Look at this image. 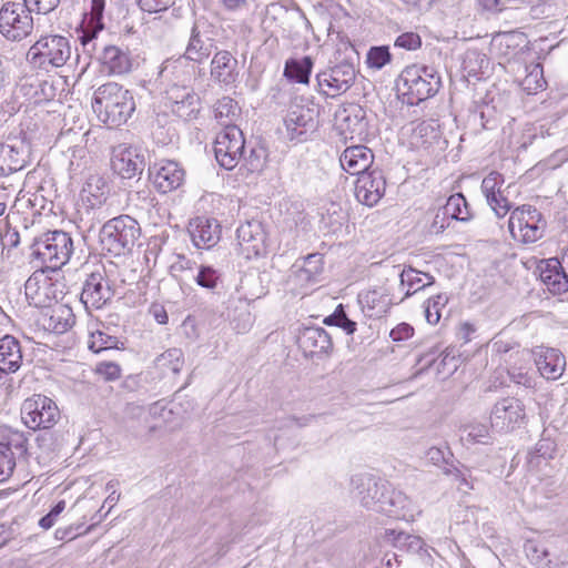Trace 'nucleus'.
<instances>
[{"mask_svg": "<svg viewBox=\"0 0 568 568\" xmlns=\"http://www.w3.org/2000/svg\"><path fill=\"white\" fill-rule=\"evenodd\" d=\"M70 58V41L61 34L41 36L27 52V61L32 68L45 72L63 67Z\"/></svg>", "mask_w": 568, "mask_h": 568, "instance_id": "nucleus-3", "label": "nucleus"}, {"mask_svg": "<svg viewBox=\"0 0 568 568\" xmlns=\"http://www.w3.org/2000/svg\"><path fill=\"white\" fill-rule=\"evenodd\" d=\"M337 129L345 141H367L373 135L366 110L356 103H351L341 110L336 116Z\"/></svg>", "mask_w": 568, "mask_h": 568, "instance_id": "nucleus-11", "label": "nucleus"}, {"mask_svg": "<svg viewBox=\"0 0 568 568\" xmlns=\"http://www.w3.org/2000/svg\"><path fill=\"white\" fill-rule=\"evenodd\" d=\"M183 363V353L180 348H170L155 359V364L161 371L171 372L174 375L181 372Z\"/></svg>", "mask_w": 568, "mask_h": 568, "instance_id": "nucleus-40", "label": "nucleus"}, {"mask_svg": "<svg viewBox=\"0 0 568 568\" xmlns=\"http://www.w3.org/2000/svg\"><path fill=\"white\" fill-rule=\"evenodd\" d=\"M30 159V145L20 139H9L0 145V176L22 170Z\"/></svg>", "mask_w": 568, "mask_h": 568, "instance_id": "nucleus-18", "label": "nucleus"}, {"mask_svg": "<svg viewBox=\"0 0 568 568\" xmlns=\"http://www.w3.org/2000/svg\"><path fill=\"white\" fill-rule=\"evenodd\" d=\"M297 342L306 357L327 355L333 349L332 337L323 327H304L298 335Z\"/></svg>", "mask_w": 568, "mask_h": 568, "instance_id": "nucleus-26", "label": "nucleus"}, {"mask_svg": "<svg viewBox=\"0 0 568 568\" xmlns=\"http://www.w3.org/2000/svg\"><path fill=\"white\" fill-rule=\"evenodd\" d=\"M31 10L22 1H6L0 8V33L9 41H21L33 30Z\"/></svg>", "mask_w": 568, "mask_h": 568, "instance_id": "nucleus-7", "label": "nucleus"}, {"mask_svg": "<svg viewBox=\"0 0 568 568\" xmlns=\"http://www.w3.org/2000/svg\"><path fill=\"white\" fill-rule=\"evenodd\" d=\"M237 242L241 253L246 258L260 256L265 247V231L258 221H247L236 230Z\"/></svg>", "mask_w": 568, "mask_h": 568, "instance_id": "nucleus-22", "label": "nucleus"}, {"mask_svg": "<svg viewBox=\"0 0 568 568\" xmlns=\"http://www.w3.org/2000/svg\"><path fill=\"white\" fill-rule=\"evenodd\" d=\"M265 158V151L262 148H252L246 154L245 149L243 150V161L246 169L251 172L260 171L263 168Z\"/></svg>", "mask_w": 568, "mask_h": 568, "instance_id": "nucleus-56", "label": "nucleus"}, {"mask_svg": "<svg viewBox=\"0 0 568 568\" xmlns=\"http://www.w3.org/2000/svg\"><path fill=\"white\" fill-rule=\"evenodd\" d=\"M318 106L304 98H295L284 118L286 136L291 141L302 142L317 128Z\"/></svg>", "mask_w": 568, "mask_h": 568, "instance_id": "nucleus-6", "label": "nucleus"}, {"mask_svg": "<svg viewBox=\"0 0 568 568\" xmlns=\"http://www.w3.org/2000/svg\"><path fill=\"white\" fill-rule=\"evenodd\" d=\"M189 233L197 248H211L221 239V225L215 219L197 216L189 224Z\"/></svg>", "mask_w": 568, "mask_h": 568, "instance_id": "nucleus-23", "label": "nucleus"}, {"mask_svg": "<svg viewBox=\"0 0 568 568\" xmlns=\"http://www.w3.org/2000/svg\"><path fill=\"white\" fill-rule=\"evenodd\" d=\"M119 344L123 345V343H121L118 337L109 335L99 329L90 334V339L88 342L89 349L94 353L113 348L119 349Z\"/></svg>", "mask_w": 568, "mask_h": 568, "instance_id": "nucleus-43", "label": "nucleus"}, {"mask_svg": "<svg viewBox=\"0 0 568 568\" xmlns=\"http://www.w3.org/2000/svg\"><path fill=\"white\" fill-rule=\"evenodd\" d=\"M111 166L122 179H133L145 168L144 155L136 148L119 144L112 151Z\"/></svg>", "mask_w": 568, "mask_h": 568, "instance_id": "nucleus-17", "label": "nucleus"}, {"mask_svg": "<svg viewBox=\"0 0 568 568\" xmlns=\"http://www.w3.org/2000/svg\"><path fill=\"white\" fill-rule=\"evenodd\" d=\"M323 323L328 326L341 327L348 335L356 331V323L347 317L342 304L336 307L333 314L326 316Z\"/></svg>", "mask_w": 568, "mask_h": 568, "instance_id": "nucleus-48", "label": "nucleus"}, {"mask_svg": "<svg viewBox=\"0 0 568 568\" xmlns=\"http://www.w3.org/2000/svg\"><path fill=\"white\" fill-rule=\"evenodd\" d=\"M447 456H452L448 447H430L426 452V459L436 466L447 463Z\"/></svg>", "mask_w": 568, "mask_h": 568, "instance_id": "nucleus-63", "label": "nucleus"}, {"mask_svg": "<svg viewBox=\"0 0 568 568\" xmlns=\"http://www.w3.org/2000/svg\"><path fill=\"white\" fill-rule=\"evenodd\" d=\"M173 114L185 122L197 119L201 111V101L199 95H191L190 100L181 103L170 104Z\"/></svg>", "mask_w": 568, "mask_h": 568, "instance_id": "nucleus-41", "label": "nucleus"}, {"mask_svg": "<svg viewBox=\"0 0 568 568\" xmlns=\"http://www.w3.org/2000/svg\"><path fill=\"white\" fill-rule=\"evenodd\" d=\"M355 78V68L348 62L336 64L316 75L320 92L328 98H336L348 91Z\"/></svg>", "mask_w": 568, "mask_h": 568, "instance_id": "nucleus-14", "label": "nucleus"}, {"mask_svg": "<svg viewBox=\"0 0 568 568\" xmlns=\"http://www.w3.org/2000/svg\"><path fill=\"white\" fill-rule=\"evenodd\" d=\"M105 0H90V9L84 14V21L95 26L97 29H103V12Z\"/></svg>", "mask_w": 568, "mask_h": 568, "instance_id": "nucleus-55", "label": "nucleus"}, {"mask_svg": "<svg viewBox=\"0 0 568 568\" xmlns=\"http://www.w3.org/2000/svg\"><path fill=\"white\" fill-rule=\"evenodd\" d=\"M83 22L84 27L79 34V41L82 44L84 52L92 54L101 49V45H103L98 40V34L103 29H97L95 26L89 23L88 21Z\"/></svg>", "mask_w": 568, "mask_h": 568, "instance_id": "nucleus-46", "label": "nucleus"}, {"mask_svg": "<svg viewBox=\"0 0 568 568\" xmlns=\"http://www.w3.org/2000/svg\"><path fill=\"white\" fill-rule=\"evenodd\" d=\"M141 234L139 223L129 215H120L105 222L99 239L103 251L113 256L129 253Z\"/></svg>", "mask_w": 568, "mask_h": 568, "instance_id": "nucleus-4", "label": "nucleus"}, {"mask_svg": "<svg viewBox=\"0 0 568 568\" xmlns=\"http://www.w3.org/2000/svg\"><path fill=\"white\" fill-rule=\"evenodd\" d=\"M462 439L471 444H488L490 439L489 428L485 424H470L464 428Z\"/></svg>", "mask_w": 568, "mask_h": 568, "instance_id": "nucleus-52", "label": "nucleus"}, {"mask_svg": "<svg viewBox=\"0 0 568 568\" xmlns=\"http://www.w3.org/2000/svg\"><path fill=\"white\" fill-rule=\"evenodd\" d=\"M59 418L60 410L57 404L44 395H33L22 404L21 419L30 429H49L57 424Z\"/></svg>", "mask_w": 568, "mask_h": 568, "instance_id": "nucleus-9", "label": "nucleus"}, {"mask_svg": "<svg viewBox=\"0 0 568 568\" xmlns=\"http://www.w3.org/2000/svg\"><path fill=\"white\" fill-rule=\"evenodd\" d=\"M535 364L542 377L556 381L565 372L566 358L557 348L537 346L534 351Z\"/></svg>", "mask_w": 568, "mask_h": 568, "instance_id": "nucleus-25", "label": "nucleus"}, {"mask_svg": "<svg viewBox=\"0 0 568 568\" xmlns=\"http://www.w3.org/2000/svg\"><path fill=\"white\" fill-rule=\"evenodd\" d=\"M400 286H407L404 298L412 296L420 290L430 286L435 283L433 275L422 273L413 267H405L399 273Z\"/></svg>", "mask_w": 568, "mask_h": 568, "instance_id": "nucleus-34", "label": "nucleus"}, {"mask_svg": "<svg viewBox=\"0 0 568 568\" xmlns=\"http://www.w3.org/2000/svg\"><path fill=\"white\" fill-rule=\"evenodd\" d=\"M442 209L444 210V214H446L449 220L468 222L474 217V214L462 193H455L450 195Z\"/></svg>", "mask_w": 568, "mask_h": 568, "instance_id": "nucleus-35", "label": "nucleus"}, {"mask_svg": "<svg viewBox=\"0 0 568 568\" xmlns=\"http://www.w3.org/2000/svg\"><path fill=\"white\" fill-rule=\"evenodd\" d=\"M448 302L445 294H437L427 300L424 305L425 318L429 324H437L440 320V308Z\"/></svg>", "mask_w": 568, "mask_h": 568, "instance_id": "nucleus-50", "label": "nucleus"}, {"mask_svg": "<svg viewBox=\"0 0 568 568\" xmlns=\"http://www.w3.org/2000/svg\"><path fill=\"white\" fill-rule=\"evenodd\" d=\"M195 63L184 54L165 60L160 68L159 78L166 87L191 84L195 79Z\"/></svg>", "mask_w": 568, "mask_h": 568, "instance_id": "nucleus-19", "label": "nucleus"}, {"mask_svg": "<svg viewBox=\"0 0 568 568\" xmlns=\"http://www.w3.org/2000/svg\"><path fill=\"white\" fill-rule=\"evenodd\" d=\"M245 140L236 125H226L214 141V154L217 163L225 170H233L243 158Z\"/></svg>", "mask_w": 568, "mask_h": 568, "instance_id": "nucleus-10", "label": "nucleus"}, {"mask_svg": "<svg viewBox=\"0 0 568 568\" xmlns=\"http://www.w3.org/2000/svg\"><path fill=\"white\" fill-rule=\"evenodd\" d=\"M546 221L541 213L531 205L515 209L508 221L511 236L523 243H534L544 236Z\"/></svg>", "mask_w": 568, "mask_h": 568, "instance_id": "nucleus-8", "label": "nucleus"}, {"mask_svg": "<svg viewBox=\"0 0 568 568\" xmlns=\"http://www.w3.org/2000/svg\"><path fill=\"white\" fill-rule=\"evenodd\" d=\"M352 486L362 506L378 513L388 485L371 474H357L352 477Z\"/></svg>", "mask_w": 568, "mask_h": 568, "instance_id": "nucleus-16", "label": "nucleus"}, {"mask_svg": "<svg viewBox=\"0 0 568 568\" xmlns=\"http://www.w3.org/2000/svg\"><path fill=\"white\" fill-rule=\"evenodd\" d=\"M91 187H92L91 183H88L87 186L83 187L82 194H81L82 203L88 211L89 210H92L94 212L97 211L99 217L100 216L105 217V215H104L105 210L103 209L105 197H104L103 193H100V194L93 193Z\"/></svg>", "mask_w": 568, "mask_h": 568, "instance_id": "nucleus-49", "label": "nucleus"}, {"mask_svg": "<svg viewBox=\"0 0 568 568\" xmlns=\"http://www.w3.org/2000/svg\"><path fill=\"white\" fill-rule=\"evenodd\" d=\"M214 48L215 40L210 36L206 22L195 21L184 55L194 63H202L210 57Z\"/></svg>", "mask_w": 568, "mask_h": 568, "instance_id": "nucleus-21", "label": "nucleus"}, {"mask_svg": "<svg viewBox=\"0 0 568 568\" xmlns=\"http://www.w3.org/2000/svg\"><path fill=\"white\" fill-rule=\"evenodd\" d=\"M176 0H136L139 8L148 13H160L171 8Z\"/></svg>", "mask_w": 568, "mask_h": 568, "instance_id": "nucleus-58", "label": "nucleus"}, {"mask_svg": "<svg viewBox=\"0 0 568 568\" xmlns=\"http://www.w3.org/2000/svg\"><path fill=\"white\" fill-rule=\"evenodd\" d=\"M196 284L209 291H214L221 283V273L211 265H200L194 276Z\"/></svg>", "mask_w": 568, "mask_h": 568, "instance_id": "nucleus-44", "label": "nucleus"}, {"mask_svg": "<svg viewBox=\"0 0 568 568\" xmlns=\"http://www.w3.org/2000/svg\"><path fill=\"white\" fill-rule=\"evenodd\" d=\"M374 162L373 151L364 144H355L347 146L339 155V163L342 169L352 174L361 175L371 171Z\"/></svg>", "mask_w": 568, "mask_h": 568, "instance_id": "nucleus-27", "label": "nucleus"}, {"mask_svg": "<svg viewBox=\"0 0 568 568\" xmlns=\"http://www.w3.org/2000/svg\"><path fill=\"white\" fill-rule=\"evenodd\" d=\"M26 296L30 301V304L34 306H43L47 300V288L48 283L44 281V285H39V280L36 276H31L27 280L26 285Z\"/></svg>", "mask_w": 568, "mask_h": 568, "instance_id": "nucleus-47", "label": "nucleus"}, {"mask_svg": "<svg viewBox=\"0 0 568 568\" xmlns=\"http://www.w3.org/2000/svg\"><path fill=\"white\" fill-rule=\"evenodd\" d=\"M95 372L106 381H115L121 376V368L113 362H101L97 365Z\"/></svg>", "mask_w": 568, "mask_h": 568, "instance_id": "nucleus-60", "label": "nucleus"}, {"mask_svg": "<svg viewBox=\"0 0 568 568\" xmlns=\"http://www.w3.org/2000/svg\"><path fill=\"white\" fill-rule=\"evenodd\" d=\"M73 243L70 235L63 231L47 232L34 239L31 245V256L39 262L40 267L58 270L70 258Z\"/></svg>", "mask_w": 568, "mask_h": 568, "instance_id": "nucleus-5", "label": "nucleus"}, {"mask_svg": "<svg viewBox=\"0 0 568 568\" xmlns=\"http://www.w3.org/2000/svg\"><path fill=\"white\" fill-rule=\"evenodd\" d=\"M65 501L60 500L45 516L39 520V526L43 529H50L55 524L59 515L64 510Z\"/></svg>", "mask_w": 568, "mask_h": 568, "instance_id": "nucleus-62", "label": "nucleus"}, {"mask_svg": "<svg viewBox=\"0 0 568 568\" xmlns=\"http://www.w3.org/2000/svg\"><path fill=\"white\" fill-rule=\"evenodd\" d=\"M322 265H315L314 267L300 266V264L295 263L291 270L288 275V283H292L294 286L303 287L310 283L316 281L317 275L322 273Z\"/></svg>", "mask_w": 568, "mask_h": 568, "instance_id": "nucleus-39", "label": "nucleus"}, {"mask_svg": "<svg viewBox=\"0 0 568 568\" xmlns=\"http://www.w3.org/2000/svg\"><path fill=\"white\" fill-rule=\"evenodd\" d=\"M539 270L540 281L550 293L562 294L568 291V275L558 260L550 258L544 262Z\"/></svg>", "mask_w": 568, "mask_h": 568, "instance_id": "nucleus-30", "label": "nucleus"}, {"mask_svg": "<svg viewBox=\"0 0 568 568\" xmlns=\"http://www.w3.org/2000/svg\"><path fill=\"white\" fill-rule=\"evenodd\" d=\"M526 75L520 81V87L528 94L542 90L546 85L544 69L540 63H530L525 67Z\"/></svg>", "mask_w": 568, "mask_h": 568, "instance_id": "nucleus-37", "label": "nucleus"}, {"mask_svg": "<svg viewBox=\"0 0 568 568\" xmlns=\"http://www.w3.org/2000/svg\"><path fill=\"white\" fill-rule=\"evenodd\" d=\"M504 178L500 173L493 171L481 181V192L487 203L495 212L497 217H504L510 210V202L500 192Z\"/></svg>", "mask_w": 568, "mask_h": 568, "instance_id": "nucleus-29", "label": "nucleus"}, {"mask_svg": "<svg viewBox=\"0 0 568 568\" xmlns=\"http://www.w3.org/2000/svg\"><path fill=\"white\" fill-rule=\"evenodd\" d=\"M525 550L528 559L532 565L539 568H550L551 560L545 545L535 541H528L525 545Z\"/></svg>", "mask_w": 568, "mask_h": 568, "instance_id": "nucleus-45", "label": "nucleus"}, {"mask_svg": "<svg viewBox=\"0 0 568 568\" xmlns=\"http://www.w3.org/2000/svg\"><path fill=\"white\" fill-rule=\"evenodd\" d=\"M392 61V54L387 45L372 47L366 57V63L369 68L381 70Z\"/></svg>", "mask_w": 568, "mask_h": 568, "instance_id": "nucleus-51", "label": "nucleus"}, {"mask_svg": "<svg viewBox=\"0 0 568 568\" xmlns=\"http://www.w3.org/2000/svg\"><path fill=\"white\" fill-rule=\"evenodd\" d=\"M526 407L516 397H505L498 400L490 412L491 428L497 432L507 433L526 423Z\"/></svg>", "mask_w": 568, "mask_h": 568, "instance_id": "nucleus-12", "label": "nucleus"}, {"mask_svg": "<svg viewBox=\"0 0 568 568\" xmlns=\"http://www.w3.org/2000/svg\"><path fill=\"white\" fill-rule=\"evenodd\" d=\"M313 68V60L306 55L300 60L291 59L286 61L284 74L287 79L297 83L306 84L310 81V75Z\"/></svg>", "mask_w": 568, "mask_h": 568, "instance_id": "nucleus-36", "label": "nucleus"}, {"mask_svg": "<svg viewBox=\"0 0 568 568\" xmlns=\"http://www.w3.org/2000/svg\"><path fill=\"white\" fill-rule=\"evenodd\" d=\"M386 185L384 172L373 169L358 175L355 182V197L361 204L373 207L385 195Z\"/></svg>", "mask_w": 568, "mask_h": 568, "instance_id": "nucleus-15", "label": "nucleus"}, {"mask_svg": "<svg viewBox=\"0 0 568 568\" xmlns=\"http://www.w3.org/2000/svg\"><path fill=\"white\" fill-rule=\"evenodd\" d=\"M415 511L414 503L403 491L387 486L384 500H382V505H378V513L388 517L409 520L414 518Z\"/></svg>", "mask_w": 568, "mask_h": 568, "instance_id": "nucleus-28", "label": "nucleus"}, {"mask_svg": "<svg viewBox=\"0 0 568 568\" xmlns=\"http://www.w3.org/2000/svg\"><path fill=\"white\" fill-rule=\"evenodd\" d=\"M386 535L397 544H408L409 547L422 548V539L404 531L386 530Z\"/></svg>", "mask_w": 568, "mask_h": 568, "instance_id": "nucleus-61", "label": "nucleus"}, {"mask_svg": "<svg viewBox=\"0 0 568 568\" xmlns=\"http://www.w3.org/2000/svg\"><path fill=\"white\" fill-rule=\"evenodd\" d=\"M395 48L415 51L422 47V38L418 33L408 31L399 34L394 41Z\"/></svg>", "mask_w": 568, "mask_h": 568, "instance_id": "nucleus-57", "label": "nucleus"}, {"mask_svg": "<svg viewBox=\"0 0 568 568\" xmlns=\"http://www.w3.org/2000/svg\"><path fill=\"white\" fill-rule=\"evenodd\" d=\"M113 296L114 290L103 268L87 275L80 296L87 310H100L111 302Z\"/></svg>", "mask_w": 568, "mask_h": 568, "instance_id": "nucleus-13", "label": "nucleus"}, {"mask_svg": "<svg viewBox=\"0 0 568 568\" xmlns=\"http://www.w3.org/2000/svg\"><path fill=\"white\" fill-rule=\"evenodd\" d=\"M166 100L170 104L181 103L184 100H190L191 95H197L190 84L171 85L165 90Z\"/></svg>", "mask_w": 568, "mask_h": 568, "instance_id": "nucleus-53", "label": "nucleus"}, {"mask_svg": "<svg viewBox=\"0 0 568 568\" xmlns=\"http://www.w3.org/2000/svg\"><path fill=\"white\" fill-rule=\"evenodd\" d=\"M92 109L101 122L119 126L132 115L135 103L129 90L116 82H106L94 91Z\"/></svg>", "mask_w": 568, "mask_h": 568, "instance_id": "nucleus-1", "label": "nucleus"}, {"mask_svg": "<svg viewBox=\"0 0 568 568\" xmlns=\"http://www.w3.org/2000/svg\"><path fill=\"white\" fill-rule=\"evenodd\" d=\"M449 217L444 214V210L440 209L434 216L432 224L429 225L430 234H440L449 226Z\"/></svg>", "mask_w": 568, "mask_h": 568, "instance_id": "nucleus-64", "label": "nucleus"}, {"mask_svg": "<svg viewBox=\"0 0 568 568\" xmlns=\"http://www.w3.org/2000/svg\"><path fill=\"white\" fill-rule=\"evenodd\" d=\"M398 85L406 103L418 105L439 91L442 78L433 67L413 64L402 71Z\"/></svg>", "mask_w": 568, "mask_h": 568, "instance_id": "nucleus-2", "label": "nucleus"}, {"mask_svg": "<svg viewBox=\"0 0 568 568\" xmlns=\"http://www.w3.org/2000/svg\"><path fill=\"white\" fill-rule=\"evenodd\" d=\"M359 303L366 308L368 316L381 317L386 314L390 306L392 300L387 293L381 288L369 290L359 294Z\"/></svg>", "mask_w": 568, "mask_h": 568, "instance_id": "nucleus-33", "label": "nucleus"}, {"mask_svg": "<svg viewBox=\"0 0 568 568\" xmlns=\"http://www.w3.org/2000/svg\"><path fill=\"white\" fill-rule=\"evenodd\" d=\"M51 321H55L54 329L59 333H63L72 327L74 324V316L70 308L60 306L53 311L50 317Z\"/></svg>", "mask_w": 568, "mask_h": 568, "instance_id": "nucleus-54", "label": "nucleus"}, {"mask_svg": "<svg viewBox=\"0 0 568 568\" xmlns=\"http://www.w3.org/2000/svg\"><path fill=\"white\" fill-rule=\"evenodd\" d=\"M0 443L9 449L14 462L18 457L24 456L28 452V439L24 433L20 430H10Z\"/></svg>", "mask_w": 568, "mask_h": 568, "instance_id": "nucleus-42", "label": "nucleus"}, {"mask_svg": "<svg viewBox=\"0 0 568 568\" xmlns=\"http://www.w3.org/2000/svg\"><path fill=\"white\" fill-rule=\"evenodd\" d=\"M150 174L154 187L161 193H169L178 190L184 182L185 172L181 165L171 160L161 161L152 169Z\"/></svg>", "mask_w": 568, "mask_h": 568, "instance_id": "nucleus-20", "label": "nucleus"}, {"mask_svg": "<svg viewBox=\"0 0 568 568\" xmlns=\"http://www.w3.org/2000/svg\"><path fill=\"white\" fill-rule=\"evenodd\" d=\"M29 10L38 14H48L60 3V0H22Z\"/></svg>", "mask_w": 568, "mask_h": 568, "instance_id": "nucleus-59", "label": "nucleus"}, {"mask_svg": "<svg viewBox=\"0 0 568 568\" xmlns=\"http://www.w3.org/2000/svg\"><path fill=\"white\" fill-rule=\"evenodd\" d=\"M22 349L20 342L12 335L0 336V372L16 373L22 365Z\"/></svg>", "mask_w": 568, "mask_h": 568, "instance_id": "nucleus-31", "label": "nucleus"}, {"mask_svg": "<svg viewBox=\"0 0 568 568\" xmlns=\"http://www.w3.org/2000/svg\"><path fill=\"white\" fill-rule=\"evenodd\" d=\"M98 60L112 75H122L132 70V59L128 48L115 44L101 45Z\"/></svg>", "mask_w": 568, "mask_h": 568, "instance_id": "nucleus-24", "label": "nucleus"}, {"mask_svg": "<svg viewBox=\"0 0 568 568\" xmlns=\"http://www.w3.org/2000/svg\"><path fill=\"white\" fill-rule=\"evenodd\" d=\"M237 60L230 51L215 52L211 61V75L223 84L234 83L237 78Z\"/></svg>", "mask_w": 568, "mask_h": 568, "instance_id": "nucleus-32", "label": "nucleus"}, {"mask_svg": "<svg viewBox=\"0 0 568 568\" xmlns=\"http://www.w3.org/2000/svg\"><path fill=\"white\" fill-rule=\"evenodd\" d=\"M239 110L237 103L232 98L223 97L214 105V118L223 128L234 125L233 122L239 115Z\"/></svg>", "mask_w": 568, "mask_h": 568, "instance_id": "nucleus-38", "label": "nucleus"}]
</instances>
